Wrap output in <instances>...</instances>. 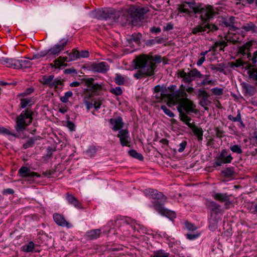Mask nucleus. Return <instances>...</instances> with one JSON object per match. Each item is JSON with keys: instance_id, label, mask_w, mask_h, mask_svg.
I'll use <instances>...</instances> for the list:
<instances>
[{"instance_id": "nucleus-53", "label": "nucleus", "mask_w": 257, "mask_h": 257, "mask_svg": "<svg viewBox=\"0 0 257 257\" xmlns=\"http://www.w3.org/2000/svg\"><path fill=\"white\" fill-rule=\"evenodd\" d=\"M209 103L210 101L208 100V98H201L199 101V104L203 107L205 110L208 109V108L206 107V106H207Z\"/></svg>"}, {"instance_id": "nucleus-29", "label": "nucleus", "mask_w": 257, "mask_h": 257, "mask_svg": "<svg viewBox=\"0 0 257 257\" xmlns=\"http://www.w3.org/2000/svg\"><path fill=\"white\" fill-rule=\"evenodd\" d=\"M66 199L69 204L73 205L76 208H81L80 204L78 200L73 195L67 193L66 194Z\"/></svg>"}, {"instance_id": "nucleus-28", "label": "nucleus", "mask_w": 257, "mask_h": 257, "mask_svg": "<svg viewBox=\"0 0 257 257\" xmlns=\"http://www.w3.org/2000/svg\"><path fill=\"white\" fill-rule=\"evenodd\" d=\"M99 16L101 18H104L107 19L108 18H113L114 19V21L115 22L118 20L120 17L117 14H112L111 13L110 14H108L107 12L104 11H99L98 12ZM115 13H116L115 12Z\"/></svg>"}, {"instance_id": "nucleus-5", "label": "nucleus", "mask_w": 257, "mask_h": 257, "mask_svg": "<svg viewBox=\"0 0 257 257\" xmlns=\"http://www.w3.org/2000/svg\"><path fill=\"white\" fill-rule=\"evenodd\" d=\"M145 61V59L140 58L138 56L134 60L136 68L140 69L134 75V76L137 79H140L144 75L152 76L154 75L151 67L146 65L144 64Z\"/></svg>"}, {"instance_id": "nucleus-25", "label": "nucleus", "mask_w": 257, "mask_h": 257, "mask_svg": "<svg viewBox=\"0 0 257 257\" xmlns=\"http://www.w3.org/2000/svg\"><path fill=\"white\" fill-rule=\"evenodd\" d=\"M206 31L205 22H202L199 25L196 26L191 29L190 34L193 35H203V33Z\"/></svg>"}, {"instance_id": "nucleus-55", "label": "nucleus", "mask_w": 257, "mask_h": 257, "mask_svg": "<svg viewBox=\"0 0 257 257\" xmlns=\"http://www.w3.org/2000/svg\"><path fill=\"white\" fill-rule=\"evenodd\" d=\"M198 96L201 98H208L210 95L204 90L199 89L198 91Z\"/></svg>"}, {"instance_id": "nucleus-14", "label": "nucleus", "mask_w": 257, "mask_h": 257, "mask_svg": "<svg viewBox=\"0 0 257 257\" xmlns=\"http://www.w3.org/2000/svg\"><path fill=\"white\" fill-rule=\"evenodd\" d=\"M212 196L215 200L221 202H224V206L226 209H228L232 203L229 196L226 193H213Z\"/></svg>"}, {"instance_id": "nucleus-31", "label": "nucleus", "mask_w": 257, "mask_h": 257, "mask_svg": "<svg viewBox=\"0 0 257 257\" xmlns=\"http://www.w3.org/2000/svg\"><path fill=\"white\" fill-rule=\"evenodd\" d=\"M68 58L67 57L60 56L58 58L54 61L55 64L54 67L55 68H60L61 66H66L67 64H64V63L65 61H68Z\"/></svg>"}, {"instance_id": "nucleus-8", "label": "nucleus", "mask_w": 257, "mask_h": 257, "mask_svg": "<svg viewBox=\"0 0 257 257\" xmlns=\"http://www.w3.org/2000/svg\"><path fill=\"white\" fill-rule=\"evenodd\" d=\"M178 75L180 77L183 78V81L187 83H191L196 78H201L203 76V75L201 74L196 68L192 69L188 73L184 71H179Z\"/></svg>"}, {"instance_id": "nucleus-40", "label": "nucleus", "mask_w": 257, "mask_h": 257, "mask_svg": "<svg viewBox=\"0 0 257 257\" xmlns=\"http://www.w3.org/2000/svg\"><path fill=\"white\" fill-rule=\"evenodd\" d=\"M68 62H71L79 58L78 56V51L76 49H73L72 52L69 53V56L68 57Z\"/></svg>"}, {"instance_id": "nucleus-63", "label": "nucleus", "mask_w": 257, "mask_h": 257, "mask_svg": "<svg viewBox=\"0 0 257 257\" xmlns=\"http://www.w3.org/2000/svg\"><path fill=\"white\" fill-rule=\"evenodd\" d=\"M250 60L253 64H256L257 63V50L253 53Z\"/></svg>"}, {"instance_id": "nucleus-6", "label": "nucleus", "mask_w": 257, "mask_h": 257, "mask_svg": "<svg viewBox=\"0 0 257 257\" xmlns=\"http://www.w3.org/2000/svg\"><path fill=\"white\" fill-rule=\"evenodd\" d=\"M193 10L194 13L200 15V18L202 22H206L212 18L216 14L212 7L210 6L201 8H193Z\"/></svg>"}, {"instance_id": "nucleus-19", "label": "nucleus", "mask_w": 257, "mask_h": 257, "mask_svg": "<svg viewBox=\"0 0 257 257\" xmlns=\"http://www.w3.org/2000/svg\"><path fill=\"white\" fill-rule=\"evenodd\" d=\"M252 46L250 42H246L243 45L238 48V53L243 56L247 55V58L250 60L252 55L250 52V49Z\"/></svg>"}, {"instance_id": "nucleus-62", "label": "nucleus", "mask_w": 257, "mask_h": 257, "mask_svg": "<svg viewBox=\"0 0 257 257\" xmlns=\"http://www.w3.org/2000/svg\"><path fill=\"white\" fill-rule=\"evenodd\" d=\"M225 44V41H218V42H216L214 45L212 47V49L213 51H216L217 48L219 47V46L221 45V44Z\"/></svg>"}, {"instance_id": "nucleus-27", "label": "nucleus", "mask_w": 257, "mask_h": 257, "mask_svg": "<svg viewBox=\"0 0 257 257\" xmlns=\"http://www.w3.org/2000/svg\"><path fill=\"white\" fill-rule=\"evenodd\" d=\"M241 85L243 90L245 91V94L249 96H252L255 94V90L253 86L245 82L241 83Z\"/></svg>"}, {"instance_id": "nucleus-39", "label": "nucleus", "mask_w": 257, "mask_h": 257, "mask_svg": "<svg viewBox=\"0 0 257 257\" xmlns=\"http://www.w3.org/2000/svg\"><path fill=\"white\" fill-rule=\"evenodd\" d=\"M128 153L131 156H132V157H133L135 159H137L141 161L144 160L143 156L141 154L138 153L135 150H130L128 152Z\"/></svg>"}, {"instance_id": "nucleus-33", "label": "nucleus", "mask_w": 257, "mask_h": 257, "mask_svg": "<svg viewBox=\"0 0 257 257\" xmlns=\"http://www.w3.org/2000/svg\"><path fill=\"white\" fill-rule=\"evenodd\" d=\"M47 54H48V52H47L46 50H44L37 53L34 54L32 57H27V59L31 60L35 59L40 60L42 58L45 57Z\"/></svg>"}, {"instance_id": "nucleus-54", "label": "nucleus", "mask_w": 257, "mask_h": 257, "mask_svg": "<svg viewBox=\"0 0 257 257\" xmlns=\"http://www.w3.org/2000/svg\"><path fill=\"white\" fill-rule=\"evenodd\" d=\"M110 92L115 95H120L122 93L121 88L118 86L111 88L110 90Z\"/></svg>"}, {"instance_id": "nucleus-23", "label": "nucleus", "mask_w": 257, "mask_h": 257, "mask_svg": "<svg viewBox=\"0 0 257 257\" xmlns=\"http://www.w3.org/2000/svg\"><path fill=\"white\" fill-rule=\"evenodd\" d=\"M53 218L56 223L59 226H66L68 228L71 226V224L66 221L63 216L59 214H54Z\"/></svg>"}, {"instance_id": "nucleus-32", "label": "nucleus", "mask_w": 257, "mask_h": 257, "mask_svg": "<svg viewBox=\"0 0 257 257\" xmlns=\"http://www.w3.org/2000/svg\"><path fill=\"white\" fill-rule=\"evenodd\" d=\"M245 64H246V63H244V62L242 61L241 59H237L234 62H231L229 63L228 65L229 67L232 69L239 67H242V68H244Z\"/></svg>"}, {"instance_id": "nucleus-59", "label": "nucleus", "mask_w": 257, "mask_h": 257, "mask_svg": "<svg viewBox=\"0 0 257 257\" xmlns=\"http://www.w3.org/2000/svg\"><path fill=\"white\" fill-rule=\"evenodd\" d=\"M208 84H211L212 85H215V84L211 80H208L207 78L204 79L201 82V85L202 86H205Z\"/></svg>"}, {"instance_id": "nucleus-37", "label": "nucleus", "mask_w": 257, "mask_h": 257, "mask_svg": "<svg viewBox=\"0 0 257 257\" xmlns=\"http://www.w3.org/2000/svg\"><path fill=\"white\" fill-rule=\"evenodd\" d=\"M39 137H35L29 139L27 142L23 145V148L27 149L29 148H32L34 146L35 142L38 140Z\"/></svg>"}, {"instance_id": "nucleus-51", "label": "nucleus", "mask_w": 257, "mask_h": 257, "mask_svg": "<svg viewBox=\"0 0 257 257\" xmlns=\"http://www.w3.org/2000/svg\"><path fill=\"white\" fill-rule=\"evenodd\" d=\"M213 94L215 95H221L223 94V89L221 88L215 87L211 89Z\"/></svg>"}, {"instance_id": "nucleus-16", "label": "nucleus", "mask_w": 257, "mask_h": 257, "mask_svg": "<svg viewBox=\"0 0 257 257\" xmlns=\"http://www.w3.org/2000/svg\"><path fill=\"white\" fill-rule=\"evenodd\" d=\"M205 205L215 215L222 214L223 212V210L221 206L214 201L207 200L205 202Z\"/></svg>"}, {"instance_id": "nucleus-2", "label": "nucleus", "mask_w": 257, "mask_h": 257, "mask_svg": "<svg viewBox=\"0 0 257 257\" xmlns=\"http://www.w3.org/2000/svg\"><path fill=\"white\" fill-rule=\"evenodd\" d=\"M144 193L146 197L155 199L151 206L160 214L171 220L176 218L174 211L168 210L164 206V204L167 202V198L162 193L151 188L146 189Z\"/></svg>"}, {"instance_id": "nucleus-47", "label": "nucleus", "mask_w": 257, "mask_h": 257, "mask_svg": "<svg viewBox=\"0 0 257 257\" xmlns=\"http://www.w3.org/2000/svg\"><path fill=\"white\" fill-rule=\"evenodd\" d=\"M55 149H53L52 147H48L47 148V153H46V154L43 156V158L45 159V160H48L49 159V158H50L52 156V154H53V153L55 151Z\"/></svg>"}, {"instance_id": "nucleus-3", "label": "nucleus", "mask_w": 257, "mask_h": 257, "mask_svg": "<svg viewBox=\"0 0 257 257\" xmlns=\"http://www.w3.org/2000/svg\"><path fill=\"white\" fill-rule=\"evenodd\" d=\"M149 11L148 8H141L140 7L132 8L130 9V15H123L120 17L121 21H125V23H130L137 24L138 22H142L144 20V15Z\"/></svg>"}, {"instance_id": "nucleus-44", "label": "nucleus", "mask_w": 257, "mask_h": 257, "mask_svg": "<svg viewBox=\"0 0 257 257\" xmlns=\"http://www.w3.org/2000/svg\"><path fill=\"white\" fill-rule=\"evenodd\" d=\"M206 22H205V26L206 29V31L208 30L207 33H209L210 31L211 32H214L217 31L218 28V27L215 26L214 24H209V23H206Z\"/></svg>"}, {"instance_id": "nucleus-60", "label": "nucleus", "mask_w": 257, "mask_h": 257, "mask_svg": "<svg viewBox=\"0 0 257 257\" xmlns=\"http://www.w3.org/2000/svg\"><path fill=\"white\" fill-rule=\"evenodd\" d=\"M78 56L79 58L80 57L82 58H87L89 56V52L87 51H81V52L78 51Z\"/></svg>"}, {"instance_id": "nucleus-18", "label": "nucleus", "mask_w": 257, "mask_h": 257, "mask_svg": "<svg viewBox=\"0 0 257 257\" xmlns=\"http://www.w3.org/2000/svg\"><path fill=\"white\" fill-rule=\"evenodd\" d=\"M82 81L91 91L97 92L102 89V85L98 83H94V79L92 78H83Z\"/></svg>"}, {"instance_id": "nucleus-9", "label": "nucleus", "mask_w": 257, "mask_h": 257, "mask_svg": "<svg viewBox=\"0 0 257 257\" xmlns=\"http://www.w3.org/2000/svg\"><path fill=\"white\" fill-rule=\"evenodd\" d=\"M233 160V157L231 154L226 149L221 151L219 156L216 157V160L214 162L213 166H221L223 164L230 163Z\"/></svg>"}, {"instance_id": "nucleus-15", "label": "nucleus", "mask_w": 257, "mask_h": 257, "mask_svg": "<svg viewBox=\"0 0 257 257\" xmlns=\"http://www.w3.org/2000/svg\"><path fill=\"white\" fill-rule=\"evenodd\" d=\"M109 69L108 64L104 62L93 63L89 66V69L94 72L105 73Z\"/></svg>"}, {"instance_id": "nucleus-41", "label": "nucleus", "mask_w": 257, "mask_h": 257, "mask_svg": "<svg viewBox=\"0 0 257 257\" xmlns=\"http://www.w3.org/2000/svg\"><path fill=\"white\" fill-rule=\"evenodd\" d=\"M170 254L168 252H165L163 250H159L154 252L153 255H151L150 257H169Z\"/></svg>"}, {"instance_id": "nucleus-57", "label": "nucleus", "mask_w": 257, "mask_h": 257, "mask_svg": "<svg viewBox=\"0 0 257 257\" xmlns=\"http://www.w3.org/2000/svg\"><path fill=\"white\" fill-rule=\"evenodd\" d=\"M186 228L189 230L194 231L197 229V227L192 223L186 222L185 223Z\"/></svg>"}, {"instance_id": "nucleus-30", "label": "nucleus", "mask_w": 257, "mask_h": 257, "mask_svg": "<svg viewBox=\"0 0 257 257\" xmlns=\"http://www.w3.org/2000/svg\"><path fill=\"white\" fill-rule=\"evenodd\" d=\"M31 60H18L17 62V69H25L29 68L31 67L32 63L30 62Z\"/></svg>"}, {"instance_id": "nucleus-7", "label": "nucleus", "mask_w": 257, "mask_h": 257, "mask_svg": "<svg viewBox=\"0 0 257 257\" xmlns=\"http://www.w3.org/2000/svg\"><path fill=\"white\" fill-rule=\"evenodd\" d=\"M183 91L186 92L184 90H179L177 91L175 93L173 94H166L167 89L162 90V92L160 93H156V97L158 101H160L165 98H167L168 99V104L170 106L171 104L173 105H175L178 104V106L179 105V103L177 102L175 103H174V101H176L178 100V98L179 97V94L180 92Z\"/></svg>"}, {"instance_id": "nucleus-4", "label": "nucleus", "mask_w": 257, "mask_h": 257, "mask_svg": "<svg viewBox=\"0 0 257 257\" xmlns=\"http://www.w3.org/2000/svg\"><path fill=\"white\" fill-rule=\"evenodd\" d=\"M33 114V112L31 109H27L17 116L15 126V129L17 132L23 131L32 122Z\"/></svg>"}, {"instance_id": "nucleus-24", "label": "nucleus", "mask_w": 257, "mask_h": 257, "mask_svg": "<svg viewBox=\"0 0 257 257\" xmlns=\"http://www.w3.org/2000/svg\"><path fill=\"white\" fill-rule=\"evenodd\" d=\"M219 220V218L216 217L213 213H210V217L209 219V228L211 231H214L218 226V222Z\"/></svg>"}, {"instance_id": "nucleus-26", "label": "nucleus", "mask_w": 257, "mask_h": 257, "mask_svg": "<svg viewBox=\"0 0 257 257\" xmlns=\"http://www.w3.org/2000/svg\"><path fill=\"white\" fill-rule=\"evenodd\" d=\"M142 34L140 33H134L131 36H128L127 38V41L129 44H132L133 43L137 45L141 43V39L142 38Z\"/></svg>"}, {"instance_id": "nucleus-45", "label": "nucleus", "mask_w": 257, "mask_h": 257, "mask_svg": "<svg viewBox=\"0 0 257 257\" xmlns=\"http://www.w3.org/2000/svg\"><path fill=\"white\" fill-rule=\"evenodd\" d=\"M229 149L232 152L237 154H241L242 153L241 147L238 145L231 146Z\"/></svg>"}, {"instance_id": "nucleus-43", "label": "nucleus", "mask_w": 257, "mask_h": 257, "mask_svg": "<svg viewBox=\"0 0 257 257\" xmlns=\"http://www.w3.org/2000/svg\"><path fill=\"white\" fill-rule=\"evenodd\" d=\"M96 152V148L94 146H91L86 151V154L89 157H92L95 155Z\"/></svg>"}, {"instance_id": "nucleus-34", "label": "nucleus", "mask_w": 257, "mask_h": 257, "mask_svg": "<svg viewBox=\"0 0 257 257\" xmlns=\"http://www.w3.org/2000/svg\"><path fill=\"white\" fill-rule=\"evenodd\" d=\"M256 28V26L252 22L245 24L241 27V29H243L245 31H251L252 33L255 32Z\"/></svg>"}, {"instance_id": "nucleus-13", "label": "nucleus", "mask_w": 257, "mask_h": 257, "mask_svg": "<svg viewBox=\"0 0 257 257\" xmlns=\"http://www.w3.org/2000/svg\"><path fill=\"white\" fill-rule=\"evenodd\" d=\"M54 76L51 75H44L42 77V80L41 83L44 85H48L50 88H57L58 85L62 84V81L58 79H54Z\"/></svg>"}, {"instance_id": "nucleus-49", "label": "nucleus", "mask_w": 257, "mask_h": 257, "mask_svg": "<svg viewBox=\"0 0 257 257\" xmlns=\"http://www.w3.org/2000/svg\"><path fill=\"white\" fill-rule=\"evenodd\" d=\"M161 108L163 110L164 112L169 117H173L174 116V114L171 111L170 109L168 108L166 105H162Z\"/></svg>"}, {"instance_id": "nucleus-21", "label": "nucleus", "mask_w": 257, "mask_h": 257, "mask_svg": "<svg viewBox=\"0 0 257 257\" xmlns=\"http://www.w3.org/2000/svg\"><path fill=\"white\" fill-rule=\"evenodd\" d=\"M17 61V60L12 58L2 57L0 59V63L7 67L17 69L18 66Z\"/></svg>"}, {"instance_id": "nucleus-22", "label": "nucleus", "mask_w": 257, "mask_h": 257, "mask_svg": "<svg viewBox=\"0 0 257 257\" xmlns=\"http://www.w3.org/2000/svg\"><path fill=\"white\" fill-rule=\"evenodd\" d=\"M101 233V230L100 229H92L88 231L84 236L88 240H93L98 238Z\"/></svg>"}, {"instance_id": "nucleus-1", "label": "nucleus", "mask_w": 257, "mask_h": 257, "mask_svg": "<svg viewBox=\"0 0 257 257\" xmlns=\"http://www.w3.org/2000/svg\"><path fill=\"white\" fill-rule=\"evenodd\" d=\"M186 92L182 91L179 94L178 100L174 101V103H179L177 106V109L180 113V120L184 122L193 131V133L197 136V140L201 142L203 140V131L201 127H197L194 123L190 122L192 119L188 116V114L196 113V105L192 101L187 98Z\"/></svg>"}, {"instance_id": "nucleus-56", "label": "nucleus", "mask_w": 257, "mask_h": 257, "mask_svg": "<svg viewBox=\"0 0 257 257\" xmlns=\"http://www.w3.org/2000/svg\"><path fill=\"white\" fill-rule=\"evenodd\" d=\"M211 69V70H216L217 71L224 73V68L221 64H219L218 66H212Z\"/></svg>"}, {"instance_id": "nucleus-12", "label": "nucleus", "mask_w": 257, "mask_h": 257, "mask_svg": "<svg viewBox=\"0 0 257 257\" xmlns=\"http://www.w3.org/2000/svg\"><path fill=\"white\" fill-rule=\"evenodd\" d=\"M20 175L27 179L30 182L34 181V177H40V175L38 173L32 172L30 169L27 167L23 166L19 170Z\"/></svg>"}, {"instance_id": "nucleus-11", "label": "nucleus", "mask_w": 257, "mask_h": 257, "mask_svg": "<svg viewBox=\"0 0 257 257\" xmlns=\"http://www.w3.org/2000/svg\"><path fill=\"white\" fill-rule=\"evenodd\" d=\"M68 42V38H63L61 40L59 43L49 50L46 51L48 52V54L56 57L58 56L60 53L64 49Z\"/></svg>"}, {"instance_id": "nucleus-52", "label": "nucleus", "mask_w": 257, "mask_h": 257, "mask_svg": "<svg viewBox=\"0 0 257 257\" xmlns=\"http://www.w3.org/2000/svg\"><path fill=\"white\" fill-rule=\"evenodd\" d=\"M32 100L30 98H22L21 99V106L22 108H25L29 103L31 102Z\"/></svg>"}, {"instance_id": "nucleus-50", "label": "nucleus", "mask_w": 257, "mask_h": 257, "mask_svg": "<svg viewBox=\"0 0 257 257\" xmlns=\"http://www.w3.org/2000/svg\"><path fill=\"white\" fill-rule=\"evenodd\" d=\"M114 81L117 85H121L124 83V79L121 75H117L114 78Z\"/></svg>"}, {"instance_id": "nucleus-64", "label": "nucleus", "mask_w": 257, "mask_h": 257, "mask_svg": "<svg viewBox=\"0 0 257 257\" xmlns=\"http://www.w3.org/2000/svg\"><path fill=\"white\" fill-rule=\"evenodd\" d=\"M67 126L71 131H75V124L71 121H67Z\"/></svg>"}, {"instance_id": "nucleus-35", "label": "nucleus", "mask_w": 257, "mask_h": 257, "mask_svg": "<svg viewBox=\"0 0 257 257\" xmlns=\"http://www.w3.org/2000/svg\"><path fill=\"white\" fill-rule=\"evenodd\" d=\"M189 8H192V9L193 8H195L194 7H193L192 4L186 3L185 4L182 5L180 6V11L181 12H183L187 14H190L191 13V12L189 9Z\"/></svg>"}, {"instance_id": "nucleus-10", "label": "nucleus", "mask_w": 257, "mask_h": 257, "mask_svg": "<svg viewBox=\"0 0 257 257\" xmlns=\"http://www.w3.org/2000/svg\"><path fill=\"white\" fill-rule=\"evenodd\" d=\"M140 58L145 59L144 64L146 65L150 66L152 69V73L154 74V70L156 69V63H160L161 56L160 55H155L154 56L147 55H141L138 56Z\"/></svg>"}, {"instance_id": "nucleus-58", "label": "nucleus", "mask_w": 257, "mask_h": 257, "mask_svg": "<svg viewBox=\"0 0 257 257\" xmlns=\"http://www.w3.org/2000/svg\"><path fill=\"white\" fill-rule=\"evenodd\" d=\"M249 75L250 78L254 80H257V69H253L249 71Z\"/></svg>"}, {"instance_id": "nucleus-61", "label": "nucleus", "mask_w": 257, "mask_h": 257, "mask_svg": "<svg viewBox=\"0 0 257 257\" xmlns=\"http://www.w3.org/2000/svg\"><path fill=\"white\" fill-rule=\"evenodd\" d=\"M187 146V142L186 141H183L179 146V148L178 149V152L182 153L185 150Z\"/></svg>"}, {"instance_id": "nucleus-20", "label": "nucleus", "mask_w": 257, "mask_h": 257, "mask_svg": "<svg viewBox=\"0 0 257 257\" xmlns=\"http://www.w3.org/2000/svg\"><path fill=\"white\" fill-rule=\"evenodd\" d=\"M109 122L112 125L111 128L114 131L120 130L124 124L122 119L120 116H118L115 118H110L109 119Z\"/></svg>"}, {"instance_id": "nucleus-38", "label": "nucleus", "mask_w": 257, "mask_h": 257, "mask_svg": "<svg viewBox=\"0 0 257 257\" xmlns=\"http://www.w3.org/2000/svg\"><path fill=\"white\" fill-rule=\"evenodd\" d=\"M35 244L33 241H30L27 244L23 246V250L26 252H32L34 251Z\"/></svg>"}, {"instance_id": "nucleus-42", "label": "nucleus", "mask_w": 257, "mask_h": 257, "mask_svg": "<svg viewBox=\"0 0 257 257\" xmlns=\"http://www.w3.org/2000/svg\"><path fill=\"white\" fill-rule=\"evenodd\" d=\"M228 119L233 122L238 121L240 122V123H242L241 116L240 111L239 110L237 111V114L236 117H233L231 115H229L228 116Z\"/></svg>"}, {"instance_id": "nucleus-17", "label": "nucleus", "mask_w": 257, "mask_h": 257, "mask_svg": "<svg viewBox=\"0 0 257 257\" xmlns=\"http://www.w3.org/2000/svg\"><path fill=\"white\" fill-rule=\"evenodd\" d=\"M117 137L119 139L121 146H129L131 143V138L127 130H120Z\"/></svg>"}, {"instance_id": "nucleus-48", "label": "nucleus", "mask_w": 257, "mask_h": 257, "mask_svg": "<svg viewBox=\"0 0 257 257\" xmlns=\"http://www.w3.org/2000/svg\"><path fill=\"white\" fill-rule=\"evenodd\" d=\"M0 134L11 135L15 137H18V135L11 133L9 130L4 127H0Z\"/></svg>"}, {"instance_id": "nucleus-46", "label": "nucleus", "mask_w": 257, "mask_h": 257, "mask_svg": "<svg viewBox=\"0 0 257 257\" xmlns=\"http://www.w3.org/2000/svg\"><path fill=\"white\" fill-rule=\"evenodd\" d=\"M73 93L71 91L65 92L64 95L60 97L61 101L63 103H66L68 102L69 98L71 97Z\"/></svg>"}, {"instance_id": "nucleus-36", "label": "nucleus", "mask_w": 257, "mask_h": 257, "mask_svg": "<svg viewBox=\"0 0 257 257\" xmlns=\"http://www.w3.org/2000/svg\"><path fill=\"white\" fill-rule=\"evenodd\" d=\"M221 173L223 176L229 178L234 175L235 171L233 167H228L222 171Z\"/></svg>"}]
</instances>
